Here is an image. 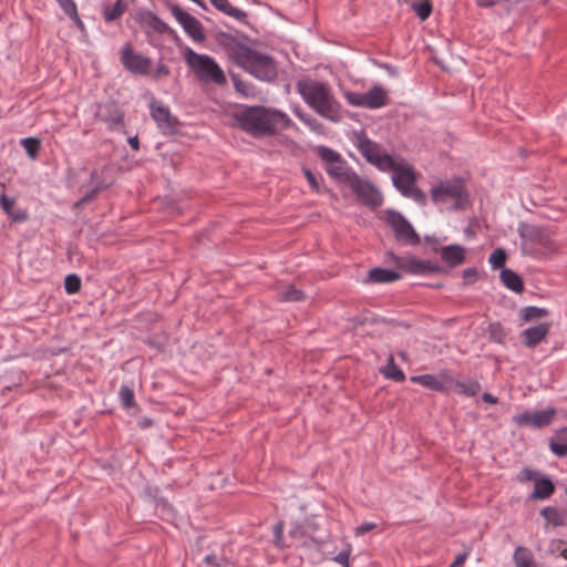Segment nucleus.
Here are the masks:
<instances>
[{
	"mask_svg": "<svg viewBox=\"0 0 567 567\" xmlns=\"http://www.w3.org/2000/svg\"><path fill=\"white\" fill-rule=\"evenodd\" d=\"M411 7L421 21L429 19L433 10L430 0L414 1Z\"/></svg>",
	"mask_w": 567,
	"mask_h": 567,
	"instance_id": "nucleus-40",
	"label": "nucleus"
},
{
	"mask_svg": "<svg viewBox=\"0 0 567 567\" xmlns=\"http://www.w3.org/2000/svg\"><path fill=\"white\" fill-rule=\"evenodd\" d=\"M386 256L393 261L396 270L402 269V265H404L406 257L398 256L393 251H388Z\"/></svg>",
	"mask_w": 567,
	"mask_h": 567,
	"instance_id": "nucleus-57",
	"label": "nucleus"
},
{
	"mask_svg": "<svg viewBox=\"0 0 567 567\" xmlns=\"http://www.w3.org/2000/svg\"><path fill=\"white\" fill-rule=\"evenodd\" d=\"M114 182V178H102V174L97 169H93L90 173V183L94 186H103V192L112 187Z\"/></svg>",
	"mask_w": 567,
	"mask_h": 567,
	"instance_id": "nucleus-47",
	"label": "nucleus"
},
{
	"mask_svg": "<svg viewBox=\"0 0 567 567\" xmlns=\"http://www.w3.org/2000/svg\"><path fill=\"white\" fill-rule=\"evenodd\" d=\"M306 299L302 290L297 289L295 286H288L279 292V300L287 302H297Z\"/></svg>",
	"mask_w": 567,
	"mask_h": 567,
	"instance_id": "nucleus-38",
	"label": "nucleus"
},
{
	"mask_svg": "<svg viewBox=\"0 0 567 567\" xmlns=\"http://www.w3.org/2000/svg\"><path fill=\"white\" fill-rule=\"evenodd\" d=\"M401 271L411 275L447 274L449 269L430 260H422L415 256H408Z\"/></svg>",
	"mask_w": 567,
	"mask_h": 567,
	"instance_id": "nucleus-18",
	"label": "nucleus"
},
{
	"mask_svg": "<svg viewBox=\"0 0 567 567\" xmlns=\"http://www.w3.org/2000/svg\"><path fill=\"white\" fill-rule=\"evenodd\" d=\"M212 6L218 11L237 19L239 22L249 25L247 12L235 8L228 0H210Z\"/></svg>",
	"mask_w": 567,
	"mask_h": 567,
	"instance_id": "nucleus-25",
	"label": "nucleus"
},
{
	"mask_svg": "<svg viewBox=\"0 0 567 567\" xmlns=\"http://www.w3.org/2000/svg\"><path fill=\"white\" fill-rule=\"evenodd\" d=\"M468 554L466 551L458 554L450 567H463L462 565L466 560Z\"/></svg>",
	"mask_w": 567,
	"mask_h": 567,
	"instance_id": "nucleus-59",
	"label": "nucleus"
},
{
	"mask_svg": "<svg viewBox=\"0 0 567 567\" xmlns=\"http://www.w3.org/2000/svg\"><path fill=\"white\" fill-rule=\"evenodd\" d=\"M357 146L364 159L379 171L386 172V168H393L394 157L388 153H381L380 145L371 141L364 132L358 135Z\"/></svg>",
	"mask_w": 567,
	"mask_h": 567,
	"instance_id": "nucleus-8",
	"label": "nucleus"
},
{
	"mask_svg": "<svg viewBox=\"0 0 567 567\" xmlns=\"http://www.w3.org/2000/svg\"><path fill=\"white\" fill-rule=\"evenodd\" d=\"M440 255L447 268H455L465 261L466 248L457 244H452L441 247Z\"/></svg>",
	"mask_w": 567,
	"mask_h": 567,
	"instance_id": "nucleus-20",
	"label": "nucleus"
},
{
	"mask_svg": "<svg viewBox=\"0 0 567 567\" xmlns=\"http://www.w3.org/2000/svg\"><path fill=\"white\" fill-rule=\"evenodd\" d=\"M402 195L404 197L413 198L421 206H425L427 203L425 193L421 188L416 187L415 185H413L412 187L403 188Z\"/></svg>",
	"mask_w": 567,
	"mask_h": 567,
	"instance_id": "nucleus-44",
	"label": "nucleus"
},
{
	"mask_svg": "<svg viewBox=\"0 0 567 567\" xmlns=\"http://www.w3.org/2000/svg\"><path fill=\"white\" fill-rule=\"evenodd\" d=\"M364 97L367 109H379L389 104L386 91L379 85H374L365 92Z\"/></svg>",
	"mask_w": 567,
	"mask_h": 567,
	"instance_id": "nucleus-23",
	"label": "nucleus"
},
{
	"mask_svg": "<svg viewBox=\"0 0 567 567\" xmlns=\"http://www.w3.org/2000/svg\"><path fill=\"white\" fill-rule=\"evenodd\" d=\"M430 194L435 204L453 199V209L455 210H464L471 205L468 192L461 178L441 182L432 186Z\"/></svg>",
	"mask_w": 567,
	"mask_h": 567,
	"instance_id": "nucleus-6",
	"label": "nucleus"
},
{
	"mask_svg": "<svg viewBox=\"0 0 567 567\" xmlns=\"http://www.w3.org/2000/svg\"><path fill=\"white\" fill-rule=\"evenodd\" d=\"M158 492H159V489L157 487H155V488L148 487L146 489V494L152 497L155 508H161L164 513L172 514L173 513L172 505L168 503V501L165 497L159 496Z\"/></svg>",
	"mask_w": 567,
	"mask_h": 567,
	"instance_id": "nucleus-35",
	"label": "nucleus"
},
{
	"mask_svg": "<svg viewBox=\"0 0 567 567\" xmlns=\"http://www.w3.org/2000/svg\"><path fill=\"white\" fill-rule=\"evenodd\" d=\"M392 165L393 168H386V172H393V186L402 194L403 188L412 187L416 183L417 173L403 158H400V162L394 158Z\"/></svg>",
	"mask_w": 567,
	"mask_h": 567,
	"instance_id": "nucleus-16",
	"label": "nucleus"
},
{
	"mask_svg": "<svg viewBox=\"0 0 567 567\" xmlns=\"http://www.w3.org/2000/svg\"><path fill=\"white\" fill-rule=\"evenodd\" d=\"M402 275L399 270L383 267H374L368 271L365 284H391L400 280Z\"/></svg>",
	"mask_w": 567,
	"mask_h": 567,
	"instance_id": "nucleus-21",
	"label": "nucleus"
},
{
	"mask_svg": "<svg viewBox=\"0 0 567 567\" xmlns=\"http://www.w3.org/2000/svg\"><path fill=\"white\" fill-rule=\"evenodd\" d=\"M382 322L388 323V324H390V326H392V327H404V328H409V327H410V324H408V323H403V322H400V321H399V320H396V319H386V318H383V319H382Z\"/></svg>",
	"mask_w": 567,
	"mask_h": 567,
	"instance_id": "nucleus-62",
	"label": "nucleus"
},
{
	"mask_svg": "<svg viewBox=\"0 0 567 567\" xmlns=\"http://www.w3.org/2000/svg\"><path fill=\"white\" fill-rule=\"evenodd\" d=\"M235 120L240 130L256 138L276 135L278 120L282 122L284 127L291 125V120L286 113L262 105L246 106L235 114Z\"/></svg>",
	"mask_w": 567,
	"mask_h": 567,
	"instance_id": "nucleus-3",
	"label": "nucleus"
},
{
	"mask_svg": "<svg viewBox=\"0 0 567 567\" xmlns=\"http://www.w3.org/2000/svg\"><path fill=\"white\" fill-rule=\"evenodd\" d=\"M516 480L519 483L534 482V489L527 496L528 501L548 499L554 495L556 491L555 483L549 475L544 474L540 471L532 470L529 467H524L518 473Z\"/></svg>",
	"mask_w": 567,
	"mask_h": 567,
	"instance_id": "nucleus-7",
	"label": "nucleus"
},
{
	"mask_svg": "<svg viewBox=\"0 0 567 567\" xmlns=\"http://www.w3.org/2000/svg\"><path fill=\"white\" fill-rule=\"evenodd\" d=\"M518 234L524 241L539 245L543 248L549 249L554 246L553 235L546 227L522 224Z\"/></svg>",
	"mask_w": 567,
	"mask_h": 567,
	"instance_id": "nucleus-17",
	"label": "nucleus"
},
{
	"mask_svg": "<svg viewBox=\"0 0 567 567\" xmlns=\"http://www.w3.org/2000/svg\"><path fill=\"white\" fill-rule=\"evenodd\" d=\"M203 561L207 566L212 567H227L230 564L229 558L225 556L223 549H220L219 553H217V550H213L212 553L205 554L203 556Z\"/></svg>",
	"mask_w": 567,
	"mask_h": 567,
	"instance_id": "nucleus-34",
	"label": "nucleus"
},
{
	"mask_svg": "<svg viewBox=\"0 0 567 567\" xmlns=\"http://www.w3.org/2000/svg\"><path fill=\"white\" fill-rule=\"evenodd\" d=\"M520 319L524 322H530L535 319H540L549 316V311L546 308H539L536 306H527L519 311Z\"/></svg>",
	"mask_w": 567,
	"mask_h": 567,
	"instance_id": "nucleus-33",
	"label": "nucleus"
},
{
	"mask_svg": "<svg viewBox=\"0 0 567 567\" xmlns=\"http://www.w3.org/2000/svg\"><path fill=\"white\" fill-rule=\"evenodd\" d=\"M154 424V421L153 419L148 417V416H143L138 420V426L142 429V430H146L148 427H151L152 425Z\"/></svg>",
	"mask_w": 567,
	"mask_h": 567,
	"instance_id": "nucleus-61",
	"label": "nucleus"
},
{
	"mask_svg": "<svg viewBox=\"0 0 567 567\" xmlns=\"http://www.w3.org/2000/svg\"><path fill=\"white\" fill-rule=\"evenodd\" d=\"M445 380L450 384H454L457 388L458 393L465 396H475L481 391V384L476 380H470L467 382L455 380L452 377H445Z\"/></svg>",
	"mask_w": 567,
	"mask_h": 567,
	"instance_id": "nucleus-28",
	"label": "nucleus"
},
{
	"mask_svg": "<svg viewBox=\"0 0 567 567\" xmlns=\"http://www.w3.org/2000/svg\"><path fill=\"white\" fill-rule=\"evenodd\" d=\"M410 380L411 382L419 383L430 390H434L441 393L449 392V388L443 382L439 381L433 374L412 375Z\"/></svg>",
	"mask_w": 567,
	"mask_h": 567,
	"instance_id": "nucleus-27",
	"label": "nucleus"
},
{
	"mask_svg": "<svg viewBox=\"0 0 567 567\" xmlns=\"http://www.w3.org/2000/svg\"><path fill=\"white\" fill-rule=\"evenodd\" d=\"M135 20L145 30L146 34H148V29H151L158 34H168L176 41L179 39L177 33L153 11L140 9L136 12Z\"/></svg>",
	"mask_w": 567,
	"mask_h": 567,
	"instance_id": "nucleus-14",
	"label": "nucleus"
},
{
	"mask_svg": "<svg viewBox=\"0 0 567 567\" xmlns=\"http://www.w3.org/2000/svg\"><path fill=\"white\" fill-rule=\"evenodd\" d=\"M301 172H302L303 176L306 177L310 188L315 193H320L321 192V187H320L319 179L322 181V176L319 174V177H317V175L313 174V172L309 167H307V166H302L301 167Z\"/></svg>",
	"mask_w": 567,
	"mask_h": 567,
	"instance_id": "nucleus-46",
	"label": "nucleus"
},
{
	"mask_svg": "<svg viewBox=\"0 0 567 567\" xmlns=\"http://www.w3.org/2000/svg\"><path fill=\"white\" fill-rule=\"evenodd\" d=\"M507 260V252L504 248L498 247L493 250V252L488 257V262L493 269H499L501 271L505 267Z\"/></svg>",
	"mask_w": 567,
	"mask_h": 567,
	"instance_id": "nucleus-39",
	"label": "nucleus"
},
{
	"mask_svg": "<svg viewBox=\"0 0 567 567\" xmlns=\"http://www.w3.org/2000/svg\"><path fill=\"white\" fill-rule=\"evenodd\" d=\"M297 90L303 101L321 117L334 123L342 120V106L331 93L328 84L310 79L299 80Z\"/></svg>",
	"mask_w": 567,
	"mask_h": 567,
	"instance_id": "nucleus-4",
	"label": "nucleus"
},
{
	"mask_svg": "<svg viewBox=\"0 0 567 567\" xmlns=\"http://www.w3.org/2000/svg\"><path fill=\"white\" fill-rule=\"evenodd\" d=\"M513 0H475V4L478 8H493L497 4H501L503 2H512Z\"/></svg>",
	"mask_w": 567,
	"mask_h": 567,
	"instance_id": "nucleus-55",
	"label": "nucleus"
},
{
	"mask_svg": "<svg viewBox=\"0 0 567 567\" xmlns=\"http://www.w3.org/2000/svg\"><path fill=\"white\" fill-rule=\"evenodd\" d=\"M166 6L189 38H192L195 42L205 41L206 35L204 28L195 17L189 14L178 4L167 2Z\"/></svg>",
	"mask_w": 567,
	"mask_h": 567,
	"instance_id": "nucleus-12",
	"label": "nucleus"
},
{
	"mask_svg": "<svg viewBox=\"0 0 567 567\" xmlns=\"http://www.w3.org/2000/svg\"><path fill=\"white\" fill-rule=\"evenodd\" d=\"M127 9V3L124 0H116L113 4L103 7V19L106 23H112L120 19Z\"/></svg>",
	"mask_w": 567,
	"mask_h": 567,
	"instance_id": "nucleus-29",
	"label": "nucleus"
},
{
	"mask_svg": "<svg viewBox=\"0 0 567 567\" xmlns=\"http://www.w3.org/2000/svg\"><path fill=\"white\" fill-rule=\"evenodd\" d=\"M539 514L542 517H544V519L547 522V524H550L555 527H560V526L567 525V511L566 509H559L554 506H546L540 509Z\"/></svg>",
	"mask_w": 567,
	"mask_h": 567,
	"instance_id": "nucleus-26",
	"label": "nucleus"
},
{
	"mask_svg": "<svg viewBox=\"0 0 567 567\" xmlns=\"http://www.w3.org/2000/svg\"><path fill=\"white\" fill-rule=\"evenodd\" d=\"M103 192V186H93L90 190L82 196L83 202L91 203L100 193Z\"/></svg>",
	"mask_w": 567,
	"mask_h": 567,
	"instance_id": "nucleus-56",
	"label": "nucleus"
},
{
	"mask_svg": "<svg viewBox=\"0 0 567 567\" xmlns=\"http://www.w3.org/2000/svg\"><path fill=\"white\" fill-rule=\"evenodd\" d=\"M556 415L557 410L554 406H548L543 411L525 410L513 415L512 422L518 427L544 429L553 423Z\"/></svg>",
	"mask_w": 567,
	"mask_h": 567,
	"instance_id": "nucleus-11",
	"label": "nucleus"
},
{
	"mask_svg": "<svg viewBox=\"0 0 567 567\" xmlns=\"http://www.w3.org/2000/svg\"><path fill=\"white\" fill-rule=\"evenodd\" d=\"M183 55L186 64L194 72L198 81L220 86L227 83L223 69L210 55L199 54L188 47L185 48Z\"/></svg>",
	"mask_w": 567,
	"mask_h": 567,
	"instance_id": "nucleus-5",
	"label": "nucleus"
},
{
	"mask_svg": "<svg viewBox=\"0 0 567 567\" xmlns=\"http://www.w3.org/2000/svg\"><path fill=\"white\" fill-rule=\"evenodd\" d=\"M499 280L508 290L515 293L520 295L525 291L523 277L511 268H503L499 272Z\"/></svg>",
	"mask_w": 567,
	"mask_h": 567,
	"instance_id": "nucleus-22",
	"label": "nucleus"
},
{
	"mask_svg": "<svg viewBox=\"0 0 567 567\" xmlns=\"http://www.w3.org/2000/svg\"><path fill=\"white\" fill-rule=\"evenodd\" d=\"M63 286L68 295H74L81 290L82 281L76 274H69L64 278Z\"/></svg>",
	"mask_w": 567,
	"mask_h": 567,
	"instance_id": "nucleus-43",
	"label": "nucleus"
},
{
	"mask_svg": "<svg viewBox=\"0 0 567 567\" xmlns=\"http://www.w3.org/2000/svg\"><path fill=\"white\" fill-rule=\"evenodd\" d=\"M94 117L105 123L110 131L125 127V112L113 99L96 103Z\"/></svg>",
	"mask_w": 567,
	"mask_h": 567,
	"instance_id": "nucleus-10",
	"label": "nucleus"
},
{
	"mask_svg": "<svg viewBox=\"0 0 567 567\" xmlns=\"http://www.w3.org/2000/svg\"><path fill=\"white\" fill-rule=\"evenodd\" d=\"M488 338L491 341L504 344L506 339V331L499 321L491 322L487 327Z\"/></svg>",
	"mask_w": 567,
	"mask_h": 567,
	"instance_id": "nucleus-37",
	"label": "nucleus"
},
{
	"mask_svg": "<svg viewBox=\"0 0 567 567\" xmlns=\"http://www.w3.org/2000/svg\"><path fill=\"white\" fill-rule=\"evenodd\" d=\"M195 547L198 555H203L205 551L212 553L218 548L217 544L212 542L207 535L198 536L195 540Z\"/></svg>",
	"mask_w": 567,
	"mask_h": 567,
	"instance_id": "nucleus-42",
	"label": "nucleus"
},
{
	"mask_svg": "<svg viewBox=\"0 0 567 567\" xmlns=\"http://www.w3.org/2000/svg\"><path fill=\"white\" fill-rule=\"evenodd\" d=\"M127 142L133 151H140V140L137 135L128 137Z\"/></svg>",
	"mask_w": 567,
	"mask_h": 567,
	"instance_id": "nucleus-64",
	"label": "nucleus"
},
{
	"mask_svg": "<svg viewBox=\"0 0 567 567\" xmlns=\"http://www.w3.org/2000/svg\"><path fill=\"white\" fill-rule=\"evenodd\" d=\"M313 151L321 161L328 164L327 174L337 183L347 185L359 203L371 208L382 205L383 198L377 186L357 174L340 153L326 145L315 146Z\"/></svg>",
	"mask_w": 567,
	"mask_h": 567,
	"instance_id": "nucleus-2",
	"label": "nucleus"
},
{
	"mask_svg": "<svg viewBox=\"0 0 567 567\" xmlns=\"http://www.w3.org/2000/svg\"><path fill=\"white\" fill-rule=\"evenodd\" d=\"M21 145L24 148L27 155L31 159H35L39 156L41 150V140L38 137H25L21 140Z\"/></svg>",
	"mask_w": 567,
	"mask_h": 567,
	"instance_id": "nucleus-36",
	"label": "nucleus"
},
{
	"mask_svg": "<svg viewBox=\"0 0 567 567\" xmlns=\"http://www.w3.org/2000/svg\"><path fill=\"white\" fill-rule=\"evenodd\" d=\"M381 372L386 379L395 382H403L405 380V373L395 364L392 355L389 357L388 364L381 369Z\"/></svg>",
	"mask_w": 567,
	"mask_h": 567,
	"instance_id": "nucleus-32",
	"label": "nucleus"
},
{
	"mask_svg": "<svg viewBox=\"0 0 567 567\" xmlns=\"http://www.w3.org/2000/svg\"><path fill=\"white\" fill-rule=\"evenodd\" d=\"M344 96L349 104L353 106L365 107L364 93L348 91L346 92Z\"/></svg>",
	"mask_w": 567,
	"mask_h": 567,
	"instance_id": "nucleus-48",
	"label": "nucleus"
},
{
	"mask_svg": "<svg viewBox=\"0 0 567 567\" xmlns=\"http://www.w3.org/2000/svg\"><path fill=\"white\" fill-rule=\"evenodd\" d=\"M150 112L152 118L156 122L159 130L175 134L181 125L179 120L173 115L167 106L161 102L153 100L150 103Z\"/></svg>",
	"mask_w": 567,
	"mask_h": 567,
	"instance_id": "nucleus-15",
	"label": "nucleus"
},
{
	"mask_svg": "<svg viewBox=\"0 0 567 567\" xmlns=\"http://www.w3.org/2000/svg\"><path fill=\"white\" fill-rule=\"evenodd\" d=\"M171 74V70L166 64L159 63L153 73V79L158 80Z\"/></svg>",
	"mask_w": 567,
	"mask_h": 567,
	"instance_id": "nucleus-54",
	"label": "nucleus"
},
{
	"mask_svg": "<svg viewBox=\"0 0 567 567\" xmlns=\"http://www.w3.org/2000/svg\"><path fill=\"white\" fill-rule=\"evenodd\" d=\"M121 62L126 71L135 75H148L151 73L152 60L134 51L131 43L121 50Z\"/></svg>",
	"mask_w": 567,
	"mask_h": 567,
	"instance_id": "nucleus-13",
	"label": "nucleus"
},
{
	"mask_svg": "<svg viewBox=\"0 0 567 567\" xmlns=\"http://www.w3.org/2000/svg\"><path fill=\"white\" fill-rule=\"evenodd\" d=\"M65 14L74 22V24L80 31H85V25L78 13L76 6L73 7L71 10L66 11Z\"/></svg>",
	"mask_w": 567,
	"mask_h": 567,
	"instance_id": "nucleus-52",
	"label": "nucleus"
},
{
	"mask_svg": "<svg viewBox=\"0 0 567 567\" xmlns=\"http://www.w3.org/2000/svg\"><path fill=\"white\" fill-rule=\"evenodd\" d=\"M549 450L559 458L567 456V426L557 430L549 439Z\"/></svg>",
	"mask_w": 567,
	"mask_h": 567,
	"instance_id": "nucleus-24",
	"label": "nucleus"
},
{
	"mask_svg": "<svg viewBox=\"0 0 567 567\" xmlns=\"http://www.w3.org/2000/svg\"><path fill=\"white\" fill-rule=\"evenodd\" d=\"M351 555V546L347 545L344 549H342L337 556L333 557V560L343 567H351L350 566V558Z\"/></svg>",
	"mask_w": 567,
	"mask_h": 567,
	"instance_id": "nucleus-51",
	"label": "nucleus"
},
{
	"mask_svg": "<svg viewBox=\"0 0 567 567\" xmlns=\"http://www.w3.org/2000/svg\"><path fill=\"white\" fill-rule=\"evenodd\" d=\"M274 544L278 548H284V522L279 520L274 526Z\"/></svg>",
	"mask_w": 567,
	"mask_h": 567,
	"instance_id": "nucleus-49",
	"label": "nucleus"
},
{
	"mask_svg": "<svg viewBox=\"0 0 567 567\" xmlns=\"http://www.w3.org/2000/svg\"><path fill=\"white\" fill-rule=\"evenodd\" d=\"M482 400L485 403H489V404H496L498 402V399L496 396H494L493 394H491L489 392H484L482 395Z\"/></svg>",
	"mask_w": 567,
	"mask_h": 567,
	"instance_id": "nucleus-63",
	"label": "nucleus"
},
{
	"mask_svg": "<svg viewBox=\"0 0 567 567\" xmlns=\"http://www.w3.org/2000/svg\"><path fill=\"white\" fill-rule=\"evenodd\" d=\"M215 41L227 52L229 60L256 79L274 82L278 76L275 59L264 52L246 45L250 38L241 33L234 35L223 30L214 31Z\"/></svg>",
	"mask_w": 567,
	"mask_h": 567,
	"instance_id": "nucleus-1",
	"label": "nucleus"
},
{
	"mask_svg": "<svg viewBox=\"0 0 567 567\" xmlns=\"http://www.w3.org/2000/svg\"><path fill=\"white\" fill-rule=\"evenodd\" d=\"M550 323H538L520 332L522 342L526 348L534 349L543 342L549 333Z\"/></svg>",
	"mask_w": 567,
	"mask_h": 567,
	"instance_id": "nucleus-19",
	"label": "nucleus"
},
{
	"mask_svg": "<svg viewBox=\"0 0 567 567\" xmlns=\"http://www.w3.org/2000/svg\"><path fill=\"white\" fill-rule=\"evenodd\" d=\"M120 399L124 409H132L136 406L134 391L128 385L123 384L121 386Z\"/></svg>",
	"mask_w": 567,
	"mask_h": 567,
	"instance_id": "nucleus-45",
	"label": "nucleus"
},
{
	"mask_svg": "<svg viewBox=\"0 0 567 567\" xmlns=\"http://www.w3.org/2000/svg\"><path fill=\"white\" fill-rule=\"evenodd\" d=\"M55 1L59 3V6L61 7V9L63 10L64 13L76 6L73 0H55Z\"/></svg>",
	"mask_w": 567,
	"mask_h": 567,
	"instance_id": "nucleus-60",
	"label": "nucleus"
},
{
	"mask_svg": "<svg viewBox=\"0 0 567 567\" xmlns=\"http://www.w3.org/2000/svg\"><path fill=\"white\" fill-rule=\"evenodd\" d=\"M0 206L7 214H11V209L14 206V199L2 194L0 196Z\"/></svg>",
	"mask_w": 567,
	"mask_h": 567,
	"instance_id": "nucleus-53",
	"label": "nucleus"
},
{
	"mask_svg": "<svg viewBox=\"0 0 567 567\" xmlns=\"http://www.w3.org/2000/svg\"><path fill=\"white\" fill-rule=\"evenodd\" d=\"M462 277H463V285L470 286V285H473L476 282L477 277H478V271L475 267H471V268L463 270Z\"/></svg>",
	"mask_w": 567,
	"mask_h": 567,
	"instance_id": "nucleus-50",
	"label": "nucleus"
},
{
	"mask_svg": "<svg viewBox=\"0 0 567 567\" xmlns=\"http://www.w3.org/2000/svg\"><path fill=\"white\" fill-rule=\"evenodd\" d=\"M385 221L394 231L395 238L400 243L419 245L420 236L412 224L398 210L388 209L385 212Z\"/></svg>",
	"mask_w": 567,
	"mask_h": 567,
	"instance_id": "nucleus-9",
	"label": "nucleus"
},
{
	"mask_svg": "<svg viewBox=\"0 0 567 567\" xmlns=\"http://www.w3.org/2000/svg\"><path fill=\"white\" fill-rule=\"evenodd\" d=\"M375 527H377V524L370 523V522H364L360 526L357 527L355 534L363 535V534L374 529Z\"/></svg>",
	"mask_w": 567,
	"mask_h": 567,
	"instance_id": "nucleus-58",
	"label": "nucleus"
},
{
	"mask_svg": "<svg viewBox=\"0 0 567 567\" xmlns=\"http://www.w3.org/2000/svg\"><path fill=\"white\" fill-rule=\"evenodd\" d=\"M296 115L300 121H302L306 125H308L313 132L318 134H324V126L312 115L307 114L302 111L297 110Z\"/></svg>",
	"mask_w": 567,
	"mask_h": 567,
	"instance_id": "nucleus-41",
	"label": "nucleus"
},
{
	"mask_svg": "<svg viewBox=\"0 0 567 567\" xmlns=\"http://www.w3.org/2000/svg\"><path fill=\"white\" fill-rule=\"evenodd\" d=\"M513 560L516 567H538L530 549L524 546L516 547Z\"/></svg>",
	"mask_w": 567,
	"mask_h": 567,
	"instance_id": "nucleus-30",
	"label": "nucleus"
},
{
	"mask_svg": "<svg viewBox=\"0 0 567 567\" xmlns=\"http://www.w3.org/2000/svg\"><path fill=\"white\" fill-rule=\"evenodd\" d=\"M229 75L234 83L235 91L245 97H252L256 95V86L251 83H246L240 79L237 73L229 71Z\"/></svg>",
	"mask_w": 567,
	"mask_h": 567,
	"instance_id": "nucleus-31",
	"label": "nucleus"
}]
</instances>
